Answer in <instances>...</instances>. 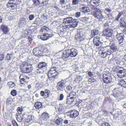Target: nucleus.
Wrapping results in <instances>:
<instances>
[{
    "mask_svg": "<svg viewBox=\"0 0 126 126\" xmlns=\"http://www.w3.org/2000/svg\"><path fill=\"white\" fill-rule=\"evenodd\" d=\"M106 76V74L104 75L103 77V80L104 82L106 83H108L112 81V78L110 76H107V77H105Z\"/></svg>",
    "mask_w": 126,
    "mask_h": 126,
    "instance_id": "ddd939ff",
    "label": "nucleus"
},
{
    "mask_svg": "<svg viewBox=\"0 0 126 126\" xmlns=\"http://www.w3.org/2000/svg\"><path fill=\"white\" fill-rule=\"evenodd\" d=\"M60 2L61 4H65L66 3V1H65L64 0H60Z\"/></svg>",
    "mask_w": 126,
    "mask_h": 126,
    "instance_id": "8fccbe9b",
    "label": "nucleus"
},
{
    "mask_svg": "<svg viewBox=\"0 0 126 126\" xmlns=\"http://www.w3.org/2000/svg\"><path fill=\"white\" fill-rule=\"evenodd\" d=\"M105 10L108 12H110L111 11V10L110 9L107 8H106L105 9Z\"/></svg>",
    "mask_w": 126,
    "mask_h": 126,
    "instance_id": "774afa93",
    "label": "nucleus"
},
{
    "mask_svg": "<svg viewBox=\"0 0 126 126\" xmlns=\"http://www.w3.org/2000/svg\"><path fill=\"white\" fill-rule=\"evenodd\" d=\"M34 116L32 115H29L26 119V121L27 122H29L31 120H34Z\"/></svg>",
    "mask_w": 126,
    "mask_h": 126,
    "instance_id": "393cba45",
    "label": "nucleus"
},
{
    "mask_svg": "<svg viewBox=\"0 0 126 126\" xmlns=\"http://www.w3.org/2000/svg\"><path fill=\"white\" fill-rule=\"evenodd\" d=\"M80 15V13L79 12H77L76 13V16L77 17H79Z\"/></svg>",
    "mask_w": 126,
    "mask_h": 126,
    "instance_id": "6e6d98bb",
    "label": "nucleus"
},
{
    "mask_svg": "<svg viewBox=\"0 0 126 126\" xmlns=\"http://www.w3.org/2000/svg\"><path fill=\"white\" fill-rule=\"evenodd\" d=\"M124 35L123 33L117 34L116 35V38L119 42L120 44L124 40Z\"/></svg>",
    "mask_w": 126,
    "mask_h": 126,
    "instance_id": "4468645a",
    "label": "nucleus"
},
{
    "mask_svg": "<svg viewBox=\"0 0 126 126\" xmlns=\"http://www.w3.org/2000/svg\"><path fill=\"white\" fill-rule=\"evenodd\" d=\"M12 123L13 126H19L17 123L15 121H12Z\"/></svg>",
    "mask_w": 126,
    "mask_h": 126,
    "instance_id": "603ef678",
    "label": "nucleus"
},
{
    "mask_svg": "<svg viewBox=\"0 0 126 126\" xmlns=\"http://www.w3.org/2000/svg\"><path fill=\"white\" fill-rule=\"evenodd\" d=\"M77 80H78L79 81H80L82 79V78L79 76H77Z\"/></svg>",
    "mask_w": 126,
    "mask_h": 126,
    "instance_id": "69168bd1",
    "label": "nucleus"
},
{
    "mask_svg": "<svg viewBox=\"0 0 126 126\" xmlns=\"http://www.w3.org/2000/svg\"><path fill=\"white\" fill-rule=\"evenodd\" d=\"M28 40L29 42V44H31L32 42V38L31 37H28Z\"/></svg>",
    "mask_w": 126,
    "mask_h": 126,
    "instance_id": "338daca9",
    "label": "nucleus"
},
{
    "mask_svg": "<svg viewBox=\"0 0 126 126\" xmlns=\"http://www.w3.org/2000/svg\"><path fill=\"white\" fill-rule=\"evenodd\" d=\"M8 85L10 88H12L14 87L15 85V84L14 83L11 81H10L8 82Z\"/></svg>",
    "mask_w": 126,
    "mask_h": 126,
    "instance_id": "f704fd0d",
    "label": "nucleus"
},
{
    "mask_svg": "<svg viewBox=\"0 0 126 126\" xmlns=\"http://www.w3.org/2000/svg\"><path fill=\"white\" fill-rule=\"evenodd\" d=\"M111 50V53L114 52H115L117 50V48L116 46L115 45H113L111 46L110 47Z\"/></svg>",
    "mask_w": 126,
    "mask_h": 126,
    "instance_id": "a878e982",
    "label": "nucleus"
},
{
    "mask_svg": "<svg viewBox=\"0 0 126 126\" xmlns=\"http://www.w3.org/2000/svg\"><path fill=\"white\" fill-rule=\"evenodd\" d=\"M33 53L34 55L39 57L43 55V52L40 50L38 47L35 48L33 49Z\"/></svg>",
    "mask_w": 126,
    "mask_h": 126,
    "instance_id": "0eeeda50",
    "label": "nucleus"
},
{
    "mask_svg": "<svg viewBox=\"0 0 126 126\" xmlns=\"http://www.w3.org/2000/svg\"><path fill=\"white\" fill-rule=\"evenodd\" d=\"M66 89L68 91H70L72 90V87L71 86H68L66 87Z\"/></svg>",
    "mask_w": 126,
    "mask_h": 126,
    "instance_id": "09e8293b",
    "label": "nucleus"
},
{
    "mask_svg": "<svg viewBox=\"0 0 126 126\" xmlns=\"http://www.w3.org/2000/svg\"><path fill=\"white\" fill-rule=\"evenodd\" d=\"M57 77L54 76H48L49 79L50 80H54Z\"/></svg>",
    "mask_w": 126,
    "mask_h": 126,
    "instance_id": "37998d69",
    "label": "nucleus"
},
{
    "mask_svg": "<svg viewBox=\"0 0 126 126\" xmlns=\"http://www.w3.org/2000/svg\"><path fill=\"white\" fill-rule=\"evenodd\" d=\"M29 63L26 62H24L22 63L20 65V68L21 71L22 72L25 73L26 69Z\"/></svg>",
    "mask_w": 126,
    "mask_h": 126,
    "instance_id": "9b49d317",
    "label": "nucleus"
},
{
    "mask_svg": "<svg viewBox=\"0 0 126 126\" xmlns=\"http://www.w3.org/2000/svg\"><path fill=\"white\" fill-rule=\"evenodd\" d=\"M49 30V29L48 27L44 26L41 27L40 31V32H47Z\"/></svg>",
    "mask_w": 126,
    "mask_h": 126,
    "instance_id": "c85d7f7f",
    "label": "nucleus"
},
{
    "mask_svg": "<svg viewBox=\"0 0 126 126\" xmlns=\"http://www.w3.org/2000/svg\"><path fill=\"white\" fill-rule=\"evenodd\" d=\"M46 65V64L45 62L40 63L38 65V67L39 68H41L45 67Z\"/></svg>",
    "mask_w": 126,
    "mask_h": 126,
    "instance_id": "bb28decb",
    "label": "nucleus"
},
{
    "mask_svg": "<svg viewBox=\"0 0 126 126\" xmlns=\"http://www.w3.org/2000/svg\"><path fill=\"white\" fill-rule=\"evenodd\" d=\"M41 117L43 119H47L49 117V116L48 113L44 112L42 115Z\"/></svg>",
    "mask_w": 126,
    "mask_h": 126,
    "instance_id": "7c9ffc66",
    "label": "nucleus"
},
{
    "mask_svg": "<svg viewBox=\"0 0 126 126\" xmlns=\"http://www.w3.org/2000/svg\"><path fill=\"white\" fill-rule=\"evenodd\" d=\"M101 126H110V125L107 123L104 122L102 124Z\"/></svg>",
    "mask_w": 126,
    "mask_h": 126,
    "instance_id": "49530a36",
    "label": "nucleus"
},
{
    "mask_svg": "<svg viewBox=\"0 0 126 126\" xmlns=\"http://www.w3.org/2000/svg\"><path fill=\"white\" fill-rule=\"evenodd\" d=\"M88 81L89 82H94L95 81V80L94 78H91L89 79Z\"/></svg>",
    "mask_w": 126,
    "mask_h": 126,
    "instance_id": "a18cd8bd",
    "label": "nucleus"
},
{
    "mask_svg": "<svg viewBox=\"0 0 126 126\" xmlns=\"http://www.w3.org/2000/svg\"><path fill=\"white\" fill-rule=\"evenodd\" d=\"M80 0H73L72 4L73 5H77L78 4Z\"/></svg>",
    "mask_w": 126,
    "mask_h": 126,
    "instance_id": "4c0bfd02",
    "label": "nucleus"
},
{
    "mask_svg": "<svg viewBox=\"0 0 126 126\" xmlns=\"http://www.w3.org/2000/svg\"><path fill=\"white\" fill-rule=\"evenodd\" d=\"M17 0H10L7 3V5L8 7H11L13 9L15 8V6L17 5Z\"/></svg>",
    "mask_w": 126,
    "mask_h": 126,
    "instance_id": "20e7f679",
    "label": "nucleus"
},
{
    "mask_svg": "<svg viewBox=\"0 0 126 126\" xmlns=\"http://www.w3.org/2000/svg\"><path fill=\"white\" fill-rule=\"evenodd\" d=\"M45 92L46 94L47 95H48L49 94L50 92L47 89L45 90V92Z\"/></svg>",
    "mask_w": 126,
    "mask_h": 126,
    "instance_id": "052dcab7",
    "label": "nucleus"
},
{
    "mask_svg": "<svg viewBox=\"0 0 126 126\" xmlns=\"http://www.w3.org/2000/svg\"><path fill=\"white\" fill-rule=\"evenodd\" d=\"M70 113V116L71 118L76 117L78 116L79 114L78 112L75 110L71 111Z\"/></svg>",
    "mask_w": 126,
    "mask_h": 126,
    "instance_id": "a211bd4d",
    "label": "nucleus"
},
{
    "mask_svg": "<svg viewBox=\"0 0 126 126\" xmlns=\"http://www.w3.org/2000/svg\"><path fill=\"white\" fill-rule=\"evenodd\" d=\"M68 50L70 57H75L77 55L78 51L76 49L73 48Z\"/></svg>",
    "mask_w": 126,
    "mask_h": 126,
    "instance_id": "9d476101",
    "label": "nucleus"
},
{
    "mask_svg": "<svg viewBox=\"0 0 126 126\" xmlns=\"http://www.w3.org/2000/svg\"><path fill=\"white\" fill-rule=\"evenodd\" d=\"M117 89H114V92L113 94V95L116 98L118 97V94L119 93V91L118 90H117L118 91L116 93Z\"/></svg>",
    "mask_w": 126,
    "mask_h": 126,
    "instance_id": "e433bc0d",
    "label": "nucleus"
},
{
    "mask_svg": "<svg viewBox=\"0 0 126 126\" xmlns=\"http://www.w3.org/2000/svg\"><path fill=\"white\" fill-rule=\"evenodd\" d=\"M68 49L63 50L60 51L58 55L60 56V58H62L63 59L70 57Z\"/></svg>",
    "mask_w": 126,
    "mask_h": 126,
    "instance_id": "7ed1b4c3",
    "label": "nucleus"
},
{
    "mask_svg": "<svg viewBox=\"0 0 126 126\" xmlns=\"http://www.w3.org/2000/svg\"><path fill=\"white\" fill-rule=\"evenodd\" d=\"M63 119L61 118H58L57 119L56 121V124L58 125H61L62 123Z\"/></svg>",
    "mask_w": 126,
    "mask_h": 126,
    "instance_id": "2f4dec72",
    "label": "nucleus"
},
{
    "mask_svg": "<svg viewBox=\"0 0 126 126\" xmlns=\"http://www.w3.org/2000/svg\"><path fill=\"white\" fill-rule=\"evenodd\" d=\"M64 98V96L63 94H61L60 95V98L59 100H62Z\"/></svg>",
    "mask_w": 126,
    "mask_h": 126,
    "instance_id": "680f3d73",
    "label": "nucleus"
},
{
    "mask_svg": "<svg viewBox=\"0 0 126 126\" xmlns=\"http://www.w3.org/2000/svg\"><path fill=\"white\" fill-rule=\"evenodd\" d=\"M34 16L32 14L29 15V18L30 20H32L34 18Z\"/></svg>",
    "mask_w": 126,
    "mask_h": 126,
    "instance_id": "c03bdc74",
    "label": "nucleus"
},
{
    "mask_svg": "<svg viewBox=\"0 0 126 126\" xmlns=\"http://www.w3.org/2000/svg\"><path fill=\"white\" fill-rule=\"evenodd\" d=\"M120 26H121L123 27H126V24L124 22H122L120 23Z\"/></svg>",
    "mask_w": 126,
    "mask_h": 126,
    "instance_id": "3c124183",
    "label": "nucleus"
},
{
    "mask_svg": "<svg viewBox=\"0 0 126 126\" xmlns=\"http://www.w3.org/2000/svg\"><path fill=\"white\" fill-rule=\"evenodd\" d=\"M75 39L79 41H80L84 39V37L81 33H80L79 32L77 33L75 35Z\"/></svg>",
    "mask_w": 126,
    "mask_h": 126,
    "instance_id": "dca6fc26",
    "label": "nucleus"
},
{
    "mask_svg": "<svg viewBox=\"0 0 126 126\" xmlns=\"http://www.w3.org/2000/svg\"><path fill=\"white\" fill-rule=\"evenodd\" d=\"M17 92L16 90H13L11 92V94L13 96H16L17 94Z\"/></svg>",
    "mask_w": 126,
    "mask_h": 126,
    "instance_id": "58836bf2",
    "label": "nucleus"
},
{
    "mask_svg": "<svg viewBox=\"0 0 126 126\" xmlns=\"http://www.w3.org/2000/svg\"><path fill=\"white\" fill-rule=\"evenodd\" d=\"M64 104H60L59 105L60 107L58 108L59 110L60 111H61L62 110V107L63 106V105Z\"/></svg>",
    "mask_w": 126,
    "mask_h": 126,
    "instance_id": "13d9d810",
    "label": "nucleus"
},
{
    "mask_svg": "<svg viewBox=\"0 0 126 126\" xmlns=\"http://www.w3.org/2000/svg\"><path fill=\"white\" fill-rule=\"evenodd\" d=\"M48 73V76H52L57 77L58 74V73L56 71L55 67H53L51 68Z\"/></svg>",
    "mask_w": 126,
    "mask_h": 126,
    "instance_id": "423d86ee",
    "label": "nucleus"
},
{
    "mask_svg": "<svg viewBox=\"0 0 126 126\" xmlns=\"http://www.w3.org/2000/svg\"><path fill=\"white\" fill-rule=\"evenodd\" d=\"M66 86V83L63 80L57 83V88L59 90H62Z\"/></svg>",
    "mask_w": 126,
    "mask_h": 126,
    "instance_id": "39448f33",
    "label": "nucleus"
},
{
    "mask_svg": "<svg viewBox=\"0 0 126 126\" xmlns=\"http://www.w3.org/2000/svg\"><path fill=\"white\" fill-rule=\"evenodd\" d=\"M88 75L90 77H92L93 76V75L92 73L91 72H88Z\"/></svg>",
    "mask_w": 126,
    "mask_h": 126,
    "instance_id": "bf43d9fd",
    "label": "nucleus"
},
{
    "mask_svg": "<svg viewBox=\"0 0 126 126\" xmlns=\"http://www.w3.org/2000/svg\"><path fill=\"white\" fill-rule=\"evenodd\" d=\"M81 20L85 23H89L91 21V17H84L82 18Z\"/></svg>",
    "mask_w": 126,
    "mask_h": 126,
    "instance_id": "5701e85b",
    "label": "nucleus"
},
{
    "mask_svg": "<svg viewBox=\"0 0 126 126\" xmlns=\"http://www.w3.org/2000/svg\"><path fill=\"white\" fill-rule=\"evenodd\" d=\"M104 27L105 28V29H107L109 26V24L108 23H106L104 24Z\"/></svg>",
    "mask_w": 126,
    "mask_h": 126,
    "instance_id": "864d4df0",
    "label": "nucleus"
},
{
    "mask_svg": "<svg viewBox=\"0 0 126 126\" xmlns=\"http://www.w3.org/2000/svg\"><path fill=\"white\" fill-rule=\"evenodd\" d=\"M29 78L27 77H25V78L23 79L20 80V81L21 84H24L25 83H27L28 81L27 79H28Z\"/></svg>",
    "mask_w": 126,
    "mask_h": 126,
    "instance_id": "c756f323",
    "label": "nucleus"
},
{
    "mask_svg": "<svg viewBox=\"0 0 126 126\" xmlns=\"http://www.w3.org/2000/svg\"><path fill=\"white\" fill-rule=\"evenodd\" d=\"M92 13L94 16L97 19H101L104 18L102 11L96 7H93L91 9Z\"/></svg>",
    "mask_w": 126,
    "mask_h": 126,
    "instance_id": "f03ea898",
    "label": "nucleus"
},
{
    "mask_svg": "<svg viewBox=\"0 0 126 126\" xmlns=\"http://www.w3.org/2000/svg\"><path fill=\"white\" fill-rule=\"evenodd\" d=\"M40 94L42 96H46L45 92L43 91H42L41 92Z\"/></svg>",
    "mask_w": 126,
    "mask_h": 126,
    "instance_id": "4d7b16f0",
    "label": "nucleus"
},
{
    "mask_svg": "<svg viewBox=\"0 0 126 126\" xmlns=\"http://www.w3.org/2000/svg\"><path fill=\"white\" fill-rule=\"evenodd\" d=\"M17 110L18 113H16V118L18 122H21L23 118L21 117V119H20L19 117H20V116H19L20 114H21L22 112L23 111L22 108V107H18L17 108Z\"/></svg>",
    "mask_w": 126,
    "mask_h": 126,
    "instance_id": "6e6552de",
    "label": "nucleus"
},
{
    "mask_svg": "<svg viewBox=\"0 0 126 126\" xmlns=\"http://www.w3.org/2000/svg\"><path fill=\"white\" fill-rule=\"evenodd\" d=\"M0 28L4 32L3 34L7 33L9 31L8 28L5 25L2 24L0 26Z\"/></svg>",
    "mask_w": 126,
    "mask_h": 126,
    "instance_id": "f3484780",
    "label": "nucleus"
},
{
    "mask_svg": "<svg viewBox=\"0 0 126 126\" xmlns=\"http://www.w3.org/2000/svg\"><path fill=\"white\" fill-rule=\"evenodd\" d=\"M35 107L36 109H39L41 108L42 106V103L40 102H37L35 104Z\"/></svg>",
    "mask_w": 126,
    "mask_h": 126,
    "instance_id": "cd10ccee",
    "label": "nucleus"
},
{
    "mask_svg": "<svg viewBox=\"0 0 126 126\" xmlns=\"http://www.w3.org/2000/svg\"><path fill=\"white\" fill-rule=\"evenodd\" d=\"M111 51L109 50L107 51L102 52L101 55V57L103 58L106 57L107 56L110 55L111 53Z\"/></svg>",
    "mask_w": 126,
    "mask_h": 126,
    "instance_id": "aec40b11",
    "label": "nucleus"
},
{
    "mask_svg": "<svg viewBox=\"0 0 126 126\" xmlns=\"http://www.w3.org/2000/svg\"><path fill=\"white\" fill-rule=\"evenodd\" d=\"M93 42L95 45L99 47V48L101 47L102 44L99 41H96V39H93Z\"/></svg>",
    "mask_w": 126,
    "mask_h": 126,
    "instance_id": "b1692460",
    "label": "nucleus"
},
{
    "mask_svg": "<svg viewBox=\"0 0 126 126\" xmlns=\"http://www.w3.org/2000/svg\"><path fill=\"white\" fill-rule=\"evenodd\" d=\"M87 1L89 3L92 5L94 6L95 5V2H94V0H87Z\"/></svg>",
    "mask_w": 126,
    "mask_h": 126,
    "instance_id": "c9c22d12",
    "label": "nucleus"
},
{
    "mask_svg": "<svg viewBox=\"0 0 126 126\" xmlns=\"http://www.w3.org/2000/svg\"><path fill=\"white\" fill-rule=\"evenodd\" d=\"M12 103L11 99L10 98H8L6 101V103L7 105H10Z\"/></svg>",
    "mask_w": 126,
    "mask_h": 126,
    "instance_id": "ea45409f",
    "label": "nucleus"
},
{
    "mask_svg": "<svg viewBox=\"0 0 126 126\" xmlns=\"http://www.w3.org/2000/svg\"><path fill=\"white\" fill-rule=\"evenodd\" d=\"M98 31L97 30H93L91 31V34L92 36L93 35L94 36L97 34L98 33Z\"/></svg>",
    "mask_w": 126,
    "mask_h": 126,
    "instance_id": "72a5a7b5",
    "label": "nucleus"
},
{
    "mask_svg": "<svg viewBox=\"0 0 126 126\" xmlns=\"http://www.w3.org/2000/svg\"><path fill=\"white\" fill-rule=\"evenodd\" d=\"M78 20L74 19L71 17H68L64 19L63 21V25L60 27L59 31V33L63 34L67 30L70 28H74L78 25Z\"/></svg>",
    "mask_w": 126,
    "mask_h": 126,
    "instance_id": "f257e3e1",
    "label": "nucleus"
},
{
    "mask_svg": "<svg viewBox=\"0 0 126 126\" xmlns=\"http://www.w3.org/2000/svg\"><path fill=\"white\" fill-rule=\"evenodd\" d=\"M90 11V10L89 8L87 7L86 8L85 10L82 11V12L83 13H86Z\"/></svg>",
    "mask_w": 126,
    "mask_h": 126,
    "instance_id": "de8ad7c7",
    "label": "nucleus"
},
{
    "mask_svg": "<svg viewBox=\"0 0 126 126\" xmlns=\"http://www.w3.org/2000/svg\"><path fill=\"white\" fill-rule=\"evenodd\" d=\"M126 70L123 68L119 70L117 74V76L120 78H123L126 74Z\"/></svg>",
    "mask_w": 126,
    "mask_h": 126,
    "instance_id": "f8f14e48",
    "label": "nucleus"
},
{
    "mask_svg": "<svg viewBox=\"0 0 126 126\" xmlns=\"http://www.w3.org/2000/svg\"><path fill=\"white\" fill-rule=\"evenodd\" d=\"M52 36V34H49L46 33L44 34L43 35H40V38L42 40L45 41L47 40L49 38V37H51Z\"/></svg>",
    "mask_w": 126,
    "mask_h": 126,
    "instance_id": "2eb2a0df",
    "label": "nucleus"
},
{
    "mask_svg": "<svg viewBox=\"0 0 126 126\" xmlns=\"http://www.w3.org/2000/svg\"><path fill=\"white\" fill-rule=\"evenodd\" d=\"M41 17L43 18L45 20L47 19V16H44V15H42L41 16Z\"/></svg>",
    "mask_w": 126,
    "mask_h": 126,
    "instance_id": "0e129e2a",
    "label": "nucleus"
},
{
    "mask_svg": "<svg viewBox=\"0 0 126 126\" xmlns=\"http://www.w3.org/2000/svg\"><path fill=\"white\" fill-rule=\"evenodd\" d=\"M103 35L110 37L112 36L113 31L110 29H106L103 31Z\"/></svg>",
    "mask_w": 126,
    "mask_h": 126,
    "instance_id": "1a4fd4ad",
    "label": "nucleus"
},
{
    "mask_svg": "<svg viewBox=\"0 0 126 126\" xmlns=\"http://www.w3.org/2000/svg\"><path fill=\"white\" fill-rule=\"evenodd\" d=\"M40 3L39 0H34V5H39Z\"/></svg>",
    "mask_w": 126,
    "mask_h": 126,
    "instance_id": "79ce46f5",
    "label": "nucleus"
},
{
    "mask_svg": "<svg viewBox=\"0 0 126 126\" xmlns=\"http://www.w3.org/2000/svg\"><path fill=\"white\" fill-rule=\"evenodd\" d=\"M33 68H32V65L30 63H29V64L27 65V67L26 69V72L25 73H28L32 72L33 70Z\"/></svg>",
    "mask_w": 126,
    "mask_h": 126,
    "instance_id": "412c9836",
    "label": "nucleus"
},
{
    "mask_svg": "<svg viewBox=\"0 0 126 126\" xmlns=\"http://www.w3.org/2000/svg\"><path fill=\"white\" fill-rule=\"evenodd\" d=\"M118 83L119 85H121L124 88H126V83L123 79H121L118 80Z\"/></svg>",
    "mask_w": 126,
    "mask_h": 126,
    "instance_id": "4be33fe9",
    "label": "nucleus"
},
{
    "mask_svg": "<svg viewBox=\"0 0 126 126\" xmlns=\"http://www.w3.org/2000/svg\"><path fill=\"white\" fill-rule=\"evenodd\" d=\"M122 14V13H119V14L117 16V17L116 18V21H118L119 19V18L121 16Z\"/></svg>",
    "mask_w": 126,
    "mask_h": 126,
    "instance_id": "5fc2aeb1",
    "label": "nucleus"
},
{
    "mask_svg": "<svg viewBox=\"0 0 126 126\" xmlns=\"http://www.w3.org/2000/svg\"><path fill=\"white\" fill-rule=\"evenodd\" d=\"M4 56L3 54H0V61H1L3 59Z\"/></svg>",
    "mask_w": 126,
    "mask_h": 126,
    "instance_id": "e2e57ef3",
    "label": "nucleus"
},
{
    "mask_svg": "<svg viewBox=\"0 0 126 126\" xmlns=\"http://www.w3.org/2000/svg\"><path fill=\"white\" fill-rule=\"evenodd\" d=\"M13 56V54L10 53L9 54L8 53L6 56V58L7 60H10L11 58Z\"/></svg>",
    "mask_w": 126,
    "mask_h": 126,
    "instance_id": "a19ab883",
    "label": "nucleus"
},
{
    "mask_svg": "<svg viewBox=\"0 0 126 126\" xmlns=\"http://www.w3.org/2000/svg\"><path fill=\"white\" fill-rule=\"evenodd\" d=\"M66 103L68 104H70L73 102L75 100L73 97H72L69 95L67 96L66 98Z\"/></svg>",
    "mask_w": 126,
    "mask_h": 126,
    "instance_id": "6ab92c4d",
    "label": "nucleus"
},
{
    "mask_svg": "<svg viewBox=\"0 0 126 126\" xmlns=\"http://www.w3.org/2000/svg\"><path fill=\"white\" fill-rule=\"evenodd\" d=\"M69 95V96L74 98L75 99L77 96L76 93L73 91L70 92Z\"/></svg>",
    "mask_w": 126,
    "mask_h": 126,
    "instance_id": "473e14b6",
    "label": "nucleus"
}]
</instances>
